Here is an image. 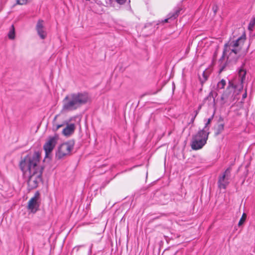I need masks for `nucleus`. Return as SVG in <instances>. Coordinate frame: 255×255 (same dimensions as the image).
Segmentation results:
<instances>
[{
	"instance_id": "9b49d317",
	"label": "nucleus",
	"mask_w": 255,
	"mask_h": 255,
	"mask_svg": "<svg viewBox=\"0 0 255 255\" xmlns=\"http://www.w3.org/2000/svg\"><path fill=\"white\" fill-rule=\"evenodd\" d=\"M75 129L74 124H67L66 127L63 129L62 133L64 135L69 136L74 132Z\"/></svg>"
},
{
	"instance_id": "7c9ffc66",
	"label": "nucleus",
	"mask_w": 255,
	"mask_h": 255,
	"mask_svg": "<svg viewBox=\"0 0 255 255\" xmlns=\"http://www.w3.org/2000/svg\"><path fill=\"white\" fill-rule=\"evenodd\" d=\"M226 65H224L222 66L221 68L220 69V72H221L222 71H223L224 70V69L225 68Z\"/></svg>"
},
{
	"instance_id": "f257e3e1",
	"label": "nucleus",
	"mask_w": 255,
	"mask_h": 255,
	"mask_svg": "<svg viewBox=\"0 0 255 255\" xmlns=\"http://www.w3.org/2000/svg\"><path fill=\"white\" fill-rule=\"evenodd\" d=\"M40 156L39 152H30L21 159L19 163V167L23 176L27 179L29 190L36 188L42 181L43 168L39 164Z\"/></svg>"
},
{
	"instance_id": "6e6552de",
	"label": "nucleus",
	"mask_w": 255,
	"mask_h": 255,
	"mask_svg": "<svg viewBox=\"0 0 255 255\" xmlns=\"http://www.w3.org/2000/svg\"><path fill=\"white\" fill-rule=\"evenodd\" d=\"M40 197V193L38 191L35 192L34 196L31 198L28 202L27 209L31 213H35L39 209V203L38 200Z\"/></svg>"
},
{
	"instance_id": "ddd939ff",
	"label": "nucleus",
	"mask_w": 255,
	"mask_h": 255,
	"mask_svg": "<svg viewBox=\"0 0 255 255\" xmlns=\"http://www.w3.org/2000/svg\"><path fill=\"white\" fill-rule=\"evenodd\" d=\"M207 101H209L208 105H210L211 104L215 105V100L214 94L212 92H210L208 96L204 99V102H206Z\"/></svg>"
},
{
	"instance_id": "a211bd4d",
	"label": "nucleus",
	"mask_w": 255,
	"mask_h": 255,
	"mask_svg": "<svg viewBox=\"0 0 255 255\" xmlns=\"http://www.w3.org/2000/svg\"><path fill=\"white\" fill-rule=\"evenodd\" d=\"M226 85V81L224 79H222L217 84V88L219 89H224Z\"/></svg>"
},
{
	"instance_id": "6ab92c4d",
	"label": "nucleus",
	"mask_w": 255,
	"mask_h": 255,
	"mask_svg": "<svg viewBox=\"0 0 255 255\" xmlns=\"http://www.w3.org/2000/svg\"><path fill=\"white\" fill-rule=\"evenodd\" d=\"M246 217H247L246 214L245 213H243L241 218L240 219V220L239 222V223H238L239 226H241V225H242L243 224V223H244V222L245 221V220L246 219Z\"/></svg>"
},
{
	"instance_id": "bb28decb",
	"label": "nucleus",
	"mask_w": 255,
	"mask_h": 255,
	"mask_svg": "<svg viewBox=\"0 0 255 255\" xmlns=\"http://www.w3.org/2000/svg\"><path fill=\"white\" fill-rule=\"evenodd\" d=\"M201 109V106H200L198 108V110H195L194 112V115H192L193 116H195V117H196L197 115L199 113V111L200 110V109Z\"/></svg>"
},
{
	"instance_id": "dca6fc26",
	"label": "nucleus",
	"mask_w": 255,
	"mask_h": 255,
	"mask_svg": "<svg viewBox=\"0 0 255 255\" xmlns=\"http://www.w3.org/2000/svg\"><path fill=\"white\" fill-rule=\"evenodd\" d=\"M255 25V15H254L250 20V23L248 25V29L250 30H253Z\"/></svg>"
},
{
	"instance_id": "f3484780",
	"label": "nucleus",
	"mask_w": 255,
	"mask_h": 255,
	"mask_svg": "<svg viewBox=\"0 0 255 255\" xmlns=\"http://www.w3.org/2000/svg\"><path fill=\"white\" fill-rule=\"evenodd\" d=\"M224 125L223 124H219L216 128V131L215 132L216 135H219L224 130Z\"/></svg>"
},
{
	"instance_id": "c756f323",
	"label": "nucleus",
	"mask_w": 255,
	"mask_h": 255,
	"mask_svg": "<svg viewBox=\"0 0 255 255\" xmlns=\"http://www.w3.org/2000/svg\"><path fill=\"white\" fill-rule=\"evenodd\" d=\"M92 247H93V245H91L90 247V249H89V254L90 255H91L92 254Z\"/></svg>"
},
{
	"instance_id": "4468645a",
	"label": "nucleus",
	"mask_w": 255,
	"mask_h": 255,
	"mask_svg": "<svg viewBox=\"0 0 255 255\" xmlns=\"http://www.w3.org/2000/svg\"><path fill=\"white\" fill-rule=\"evenodd\" d=\"M209 73L207 70H205L202 73V78L199 77L200 81L202 84L204 83L207 79L209 77Z\"/></svg>"
},
{
	"instance_id": "9d476101",
	"label": "nucleus",
	"mask_w": 255,
	"mask_h": 255,
	"mask_svg": "<svg viewBox=\"0 0 255 255\" xmlns=\"http://www.w3.org/2000/svg\"><path fill=\"white\" fill-rule=\"evenodd\" d=\"M43 23L44 21L43 20L39 19L37 21L36 26V30L37 32V33L42 39H45L47 35L46 32L44 30Z\"/></svg>"
},
{
	"instance_id": "1a4fd4ad",
	"label": "nucleus",
	"mask_w": 255,
	"mask_h": 255,
	"mask_svg": "<svg viewBox=\"0 0 255 255\" xmlns=\"http://www.w3.org/2000/svg\"><path fill=\"white\" fill-rule=\"evenodd\" d=\"M231 168H227L224 173L219 177L218 184L220 188L225 189L229 184V180L231 175Z\"/></svg>"
},
{
	"instance_id": "f8f14e48",
	"label": "nucleus",
	"mask_w": 255,
	"mask_h": 255,
	"mask_svg": "<svg viewBox=\"0 0 255 255\" xmlns=\"http://www.w3.org/2000/svg\"><path fill=\"white\" fill-rule=\"evenodd\" d=\"M181 10L182 8L181 7H176L173 12L169 13L170 18H172V19H176L179 15Z\"/></svg>"
},
{
	"instance_id": "f03ea898",
	"label": "nucleus",
	"mask_w": 255,
	"mask_h": 255,
	"mask_svg": "<svg viewBox=\"0 0 255 255\" xmlns=\"http://www.w3.org/2000/svg\"><path fill=\"white\" fill-rule=\"evenodd\" d=\"M246 75V71L241 69L238 72V77L234 82L229 81L227 88L221 98L222 104L230 105L239 99V95L243 89Z\"/></svg>"
},
{
	"instance_id": "423d86ee",
	"label": "nucleus",
	"mask_w": 255,
	"mask_h": 255,
	"mask_svg": "<svg viewBox=\"0 0 255 255\" xmlns=\"http://www.w3.org/2000/svg\"><path fill=\"white\" fill-rule=\"evenodd\" d=\"M74 146L73 141H69L62 143L58 147V151L56 153V156L58 159H61L70 154Z\"/></svg>"
},
{
	"instance_id": "7ed1b4c3",
	"label": "nucleus",
	"mask_w": 255,
	"mask_h": 255,
	"mask_svg": "<svg viewBox=\"0 0 255 255\" xmlns=\"http://www.w3.org/2000/svg\"><path fill=\"white\" fill-rule=\"evenodd\" d=\"M89 94L85 92H77L67 95L63 100L62 111L67 112L76 110L90 101Z\"/></svg>"
},
{
	"instance_id": "a878e982",
	"label": "nucleus",
	"mask_w": 255,
	"mask_h": 255,
	"mask_svg": "<svg viewBox=\"0 0 255 255\" xmlns=\"http://www.w3.org/2000/svg\"><path fill=\"white\" fill-rule=\"evenodd\" d=\"M116 1L120 4H123L126 2L127 0H116Z\"/></svg>"
},
{
	"instance_id": "412c9836",
	"label": "nucleus",
	"mask_w": 255,
	"mask_h": 255,
	"mask_svg": "<svg viewBox=\"0 0 255 255\" xmlns=\"http://www.w3.org/2000/svg\"><path fill=\"white\" fill-rule=\"evenodd\" d=\"M64 124H59V125H54L53 126V129L55 131L57 130L61 127H63Z\"/></svg>"
},
{
	"instance_id": "0eeeda50",
	"label": "nucleus",
	"mask_w": 255,
	"mask_h": 255,
	"mask_svg": "<svg viewBox=\"0 0 255 255\" xmlns=\"http://www.w3.org/2000/svg\"><path fill=\"white\" fill-rule=\"evenodd\" d=\"M58 139V135L57 134L53 136H49L48 140L43 145V149L45 152V156L48 157L49 154L51 152Z\"/></svg>"
},
{
	"instance_id": "2f4dec72",
	"label": "nucleus",
	"mask_w": 255,
	"mask_h": 255,
	"mask_svg": "<svg viewBox=\"0 0 255 255\" xmlns=\"http://www.w3.org/2000/svg\"><path fill=\"white\" fill-rule=\"evenodd\" d=\"M58 116V115H56V116H55V117H54V119H53V122H55L56 121V119H57V118Z\"/></svg>"
},
{
	"instance_id": "39448f33",
	"label": "nucleus",
	"mask_w": 255,
	"mask_h": 255,
	"mask_svg": "<svg viewBox=\"0 0 255 255\" xmlns=\"http://www.w3.org/2000/svg\"><path fill=\"white\" fill-rule=\"evenodd\" d=\"M210 132L206 129H202L192 137L191 146L193 149L198 150L205 145Z\"/></svg>"
},
{
	"instance_id": "2eb2a0df",
	"label": "nucleus",
	"mask_w": 255,
	"mask_h": 255,
	"mask_svg": "<svg viewBox=\"0 0 255 255\" xmlns=\"http://www.w3.org/2000/svg\"><path fill=\"white\" fill-rule=\"evenodd\" d=\"M8 37L10 39H13L15 38V30L13 25L11 26L10 29L8 33Z\"/></svg>"
},
{
	"instance_id": "aec40b11",
	"label": "nucleus",
	"mask_w": 255,
	"mask_h": 255,
	"mask_svg": "<svg viewBox=\"0 0 255 255\" xmlns=\"http://www.w3.org/2000/svg\"><path fill=\"white\" fill-rule=\"evenodd\" d=\"M28 0H15L16 4L23 5L26 4Z\"/></svg>"
},
{
	"instance_id": "4be33fe9",
	"label": "nucleus",
	"mask_w": 255,
	"mask_h": 255,
	"mask_svg": "<svg viewBox=\"0 0 255 255\" xmlns=\"http://www.w3.org/2000/svg\"><path fill=\"white\" fill-rule=\"evenodd\" d=\"M247 88L245 89V92L242 95V100L241 101V103H244V100L247 98Z\"/></svg>"
},
{
	"instance_id": "b1692460",
	"label": "nucleus",
	"mask_w": 255,
	"mask_h": 255,
	"mask_svg": "<svg viewBox=\"0 0 255 255\" xmlns=\"http://www.w3.org/2000/svg\"><path fill=\"white\" fill-rule=\"evenodd\" d=\"M84 247V245H79L78 246H76L73 248V251H76V252H78L80 249V248Z\"/></svg>"
},
{
	"instance_id": "5701e85b",
	"label": "nucleus",
	"mask_w": 255,
	"mask_h": 255,
	"mask_svg": "<svg viewBox=\"0 0 255 255\" xmlns=\"http://www.w3.org/2000/svg\"><path fill=\"white\" fill-rule=\"evenodd\" d=\"M210 122H211V119H209L208 120V122L205 124V126L204 128L203 129H206V131H209V127H208V125L210 124Z\"/></svg>"
},
{
	"instance_id": "393cba45",
	"label": "nucleus",
	"mask_w": 255,
	"mask_h": 255,
	"mask_svg": "<svg viewBox=\"0 0 255 255\" xmlns=\"http://www.w3.org/2000/svg\"><path fill=\"white\" fill-rule=\"evenodd\" d=\"M168 17L165 18L164 20H162V22H168L170 20H172V18H170V14L169 13L168 15Z\"/></svg>"
},
{
	"instance_id": "c85d7f7f",
	"label": "nucleus",
	"mask_w": 255,
	"mask_h": 255,
	"mask_svg": "<svg viewBox=\"0 0 255 255\" xmlns=\"http://www.w3.org/2000/svg\"><path fill=\"white\" fill-rule=\"evenodd\" d=\"M195 118H196V117L195 116L192 115V118H191V119L190 120L189 124H193Z\"/></svg>"
},
{
	"instance_id": "cd10ccee",
	"label": "nucleus",
	"mask_w": 255,
	"mask_h": 255,
	"mask_svg": "<svg viewBox=\"0 0 255 255\" xmlns=\"http://www.w3.org/2000/svg\"><path fill=\"white\" fill-rule=\"evenodd\" d=\"M212 9L214 11V13L215 14L218 10V6L216 5H214L213 6Z\"/></svg>"
},
{
	"instance_id": "20e7f679",
	"label": "nucleus",
	"mask_w": 255,
	"mask_h": 255,
	"mask_svg": "<svg viewBox=\"0 0 255 255\" xmlns=\"http://www.w3.org/2000/svg\"><path fill=\"white\" fill-rule=\"evenodd\" d=\"M246 37L245 34H243L236 40L229 41L224 45L223 55L220 59L219 61L221 62L224 57L229 53L227 60L229 61H233L236 62L238 59V54L241 49L242 46L244 44Z\"/></svg>"
}]
</instances>
